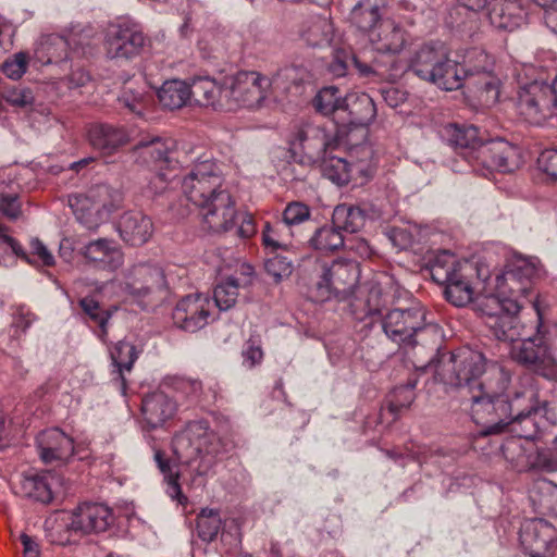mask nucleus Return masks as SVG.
Masks as SVG:
<instances>
[{
	"label": "nucleus",
	"mask_w": 557,
	"mask_h": 557,
	"mask_svg": "<svg viewBox=\"0 0 557 557\" xmlns=\"http://www.w3.org/2000/svg\"><path fill=\"white\" fill-rule=\"evenodd\" d=\"M325 153L317 164L323 176L337 185H344L350 180L352 166H358L359 171H363V163L371 162L373 158V149L368 144H362L354 148L352 153L358 156L356 162H349L345 157L335 153Z\"/></svg>",
	"instance_id": "412c9836"
},
{
	"label": "nucleus",
	"mask_w": 557,
	"mask_h": 557,
	"mask_svg": "<svg viewBox=\"0 0 557 557\" xmlns=\"http://www.w3.org/2000/svg\"><path fill=\"white\" fill-rule=\"evenodd\" d=\"M441 136L456 152L449 161L454 172L474 170V159L485 140L480 136L479 128L473 125L447 124L441 131Z\"/></svg>",
	"instance_id": "ddd939ff"
},
{
	"label": "nucleus",
	"mask_w": 557,
	"mask_h": 557,
	"mask_svg": "<svg viewBox=\"0 0 557 557\" xmlns=\"http://www.w3.org/2000/svg\"><path fill=\"white\" fill-rule=\"evenodd\" d=\"M500 450L505 459L519 472L531 469L537 460L534 443L515 436L507 438Z\"/></svg>",
	"instance_id": "c9c22d12"
},
{
	"label": "nucleus",
	"mask_w": 557,
	"mask_h": 557,
	"mask_svg": "<svg viewBox=\"0 0 557 557\" xmlns=\"http://www.w3.org/2000/svg\"><path fill=\"white\" fill-rule=\"evenodd\" d=\"M516 110L525 122L533 125H541L547 119L557 116V74L552 85L534 81L521 87Z\"/></svg>",
	"instance_id": "9d476101"
},
{
	"label": "nucleus",
	"mask_w": 557,
	"mask_h": 557,
	"mask_svg": "<svg viewBox=\"0 0 557 557\" xmlns=\"http://www.w3.org/2000/svg\"><path fill=\"white\" fill-rule=\"evenodd\" d=\"M506 306L503 313L484 320V323L495 338L513 343L520 335L518 313L521 308L517 300H510Z\"/></svg>",
	"instance_id": "f704fd0d"
},
{
	"label": "nucleus",
	"mask_w": 557,
	"mask_h": 557,
	"mask_svg": "<svg viewBox=\"0 0 557 557\" xmlns=\"http://www.w3.org/2000/svg\"><path fill=\"white\" fill-rule=\"evenodd\" d=\"M211 308L212 304L207 296L187 295L177 302L173 311L174 324L186 332L195 333L208 324Z\"/></svg>",
	"instance_id": "4be33fe9"
},
{
	"label": "nucleus",
	"mask_w": 557,
	"mask_h": 557,
	"mask_svg": "<svg viewBox=\"0 0 557 557\" xmlns=\"http://www.w3.org/2000/svg\"><path fill=\"white\" fill-rule=\"evenodd\" d=\"M528 12L522 0H492L487 17L497 29L512 32L527 24Z\"/></svg>",
	"instance_id": "cd10ccee"
},
{
	"label": "nucleus",
	"mask_w": 557,
	"mask_h": 557,
	"mask_svg": "<svg viewBox=\"0 0 557 557\" xmlns=\"http://www.w3.org/2000/svg\"><path fill=\"white\" fill-rule=\"evenodd\" d=\"M500 82L491 73L485 74L483 81L478 88L479 99L487 107L495 104L499 99Z\"/></svg>",
	"instance_id": "680f3d73"
},
{
	"label": "nucleus",
	"mask_w": 557,
	"mask_h": 557,
	"mask_svg": "<svg viewBox=\"0 0 557 557\" xmlns=\"http://www.w3.org/2000/svg\"><path fill=\"white\" fill-rule=\"evenodd\" d=\"M117 231L125 243L131 246H141L151 238L153 223L140 211H127L120 218Z\"/></svg>",
	"instance_id": "7c9ffc66"
},
{
	"label": "nucleus",
	"mask_w": 557,
	"mask_h": 557,
	"mask_svg": "<svg viewBox=\"0 0 557 557\" xmlns=\"http://www.w3.org/2000/svg\"><path fill=\"white\" fill-rule=\"evenodd\" d=\"M174 147L172 139L161 137L143 138L135 146V152L146 164H163L170 161V152Z\"/></svg>",
	"instance_id": "58836bf2"
},
{
	"label": "nucleus",
	"mask_w": 557,
	"mask_h": 557,
	"mask_svg": "<svg viewBox=\"0 0 557 557\" xmlns=\"http://www.w3.org/2000/svg\"><path fill=\"white\" fill-rule=\"evenodd\" d=\"M230 443L210 429L206 420H194L187 423L186 428L175 436L174 450L180 458L191 462L201 458L206 472L215 458L227 453Z\"/></svg>",
	"instance_id": "0eeeda50"
},
{
	"label": "nucleus",
	"mask_w": 557,
	"mask_h": 557,
	"mask_svg": "<svg viewBox=\"0 0 557 557\" xmlns=\"http://www.w3.org/2000/svg\"><path fill=\"white\" fill-rule=\"evenodd\" d=\"M225 89L227 87H222L209 77H198L189 85L190 99L194 98L200 106L213 107L214 109L227 108L228 100L225 97Z\"/></svg>",
	"instance_id": "e433bc0d"
},
{
	"label": "nucleus",
	"mask_w": 557,
	"mask_h": 557,
	"mask_svg": "<svg viewBox=\"0 0 557 557\" xmlns=\"http://www.w3.org/2000/svg\"><path fill=\"white\" fill-rule=\"evenodd\" d=\"M510 356L515 361L530 368L537 374L548 380H555V373L550 371L547 348L544 345L540 329L535 336L520 341L517 338L511 345Z\"/></svg>",
	"instance_id": "6ab92c4d"
},
{
	"label": "nucleus",
	"mask_w": 557,
	"mask_h": 557,
	"mask_svg": "<svg viewBox=\"0 0 557 557\" xmlns=\"http://www.w3.org/2000/svg\"><path fill=\"white\" fill-rule=\"evenodd\" d=\"M535 269L525 260H517L508 265L505 270L492 272L488 268V281L493 285V289L498 290L504 298L516 299L520 308L523 307V298L532 293V277Z\"/></svg>",
	"instance_id": "f8f14e48"
},
{
	"label": "nucleus",
	"mask_w": 557,
	"mask_h": 557,
	"mask_svg": "<svg viewBox=\"0 0 557 557\" xmlns=\"http://www.w3.org/2000/svg\"><path fill=\"white\" fill-rule=\"evenodd\" d=\"M406 72H411L421 81L447 91L459 89L465 81V71L459 62L449 58L444 45L440 41L418 46L406 63L392 58L388 64L386 63L384 79L396 82Z\"/></svg>",
	"instance_id": "f03ea898"
},
{
	"label": "nucleus",
	"mask_w": 557,
	"mask_h": 557,
	"mask_svg": "<svg viewBox=\"0 0 557 557\" xmlns=\"http://www.w3.org/2000/svg\"><path fill=\"white\" fill-rule=\"evenodd\" d=\"M5 100L14 107L26 108L33 104L34 96L32 90L28 88H16L7 92Z\"/></svg>",
	"instance_id": "338daca9"
},
{
	"label": "nucleus",
	"mask_w": 557,
	"mask_h": 557,
	"mask_svg": "<svg viewBox=\"0 0 557 557\" xmlns=\"http://www.w3.org/2000/svg\"><path fill=\"white\" fill-rule=\"evenodd\" d=\"M536 393L532 387L516 392V400L520 408L512 411V419L507 428L518 438L533 442L547 425L557 424V399L544 400L541 406L535 400Z\"/></svg>",
	"instance_id": "1a4fd4ad"
},
{
	"label": "nucleus",
	"mask_w": 557,
	"mask_h": 557,
	"mask_svg": "<svg viewBox=\"0 0 557 557\" xmlns=\"http://www.w3.org/2000/svg\"><path fill=\"white\" fill-rule=\"evenodd\" d=\"M486 370V358L481 351L462 347L443 355L435 366V379L446 386L456 387L461 398L468 389L485 386L481 376Z\"/></svg>",
	"instance_id": "423d86ee"
},
{
	"label": "nucleus",
	"mask_w": 557,
	"mask_h": 557,
	"mask_svg": "<svg viewBox=\"0 0 557 557\" xmlns=\"http://www.w3.org/2000/svg\"><path fill=\"white\" fill-rule=\"evenodd\" d=\"M347 98H344L337 87L329 86L319 90L313 99L315 110L327 116L337 111H345Z\"/></svg>",
	"instance_id": "de8ad7c7"
},
{
	"label": "nucleus",
	"mask_w": 557,
	"mask_h": 557,
	"mask_svg": "<svg viewBox=\"0 0 557 557\" xmlns=\"http://www.w3.org/2000/svg\"><path fill=\"white\" fill-rule=\"evenodd\" d=\"M542 337L548 352V361L550 371L555 373L557 380V325H553L545 331H542Z\"/></svg>",
	"instance_id": "e2e57ef3"
},
{
	"label": "nucleus",
	"mask_w": 557,
	"mask_h": 557,
	"mask_svg": "<svg viewBox=\"0 0 557 557\" xmlns=\"http://www.w3.org/2000/svg\"><path fill=\"white\" fill-rule=\"evenodd\" d=\"M223 189L222 172L210 159L198 160L182 181L183 194L196 207Z\"/></svg>",
	"instance_id": "4468645a"
},
{
	"label": "nucleus",
	"mask_w": 557,
	"mask_h": 557,
	"mask_svg": "<svg viewBox=\"0 0 557 557\" xmlns=\"http://www.w3.org/2000/svg\"><path fill=\"white\" fill-rule=\"evenodd\" d=\"M223 527L224 522L219 509L202 508L197 515L196 531L202 542L210 543L214 541Z\"/></svg>",
	"instance_id": "a18cd8bd"
},
{
	"label": "nucleus",
	"mask_w": 557,
	"mask_h": 557,
	"mask_svg": "<svg viewBox=\"0 0 557 557\" xmlns=\"http://www.w3.org/2000/svg\"><path fill=\"white\" fill-rule=\"evenodd\" d=\"M239 284L237 278L228 276L219 282L213 290L215 306L220 310L231 309L237 301Z\"/></svg>",
	"instance_id": "864d4df0"
},
{
	"label": "nucleus",
	"mask_w": 557,
	"mask_h": 557,
	"mask_svg": "<svg viewBox=\"0 0 557 557\" xmlns=\"http://www.w3.org/2000/svg\"><path fill=\"white\" fill-rule=\"evenodd\" d=\"M351 23L361 32L371 34L381 22V13H376L368 8H362L356 3L350 12Z\"/></svg>",
	"instance_id": "5fc2aeb1"
},
{
	"label": "nucleus",
	"mask_w": 557,
	"mask_h": 557,
	"mask_svg": "<svg viewBox=\"0 0 557 557\" xmlns=\"http://www.w3.org/2000/svg\"><path fill=\"white\" fill-rule=\"evenodd\" d=\"M369 41L374 51L392 58L405 49L408 44V34L396 22L385 20L369 34Z\"/></svg>",
	"instance_id": "bb28decb"
},
{
	"label": "nucleus",
	"mask_w": 557,
	"mask_h": 557,
	"mask_svg": "<svg viewBox=\"0 0 557 557\" xmlns=\"http://www.w3.org/2000/svg\"><path fill=\"white\" fill-rule=\"evenodd\" d=\"M87 139L94 149L112 154L128 141V135L121 126L94 123L87 129Z\"/></svg>",
	"instance_id": "2f4dec72"
},
{
	"label": "nucleus",
	"mask_w": 557,
	"mask_h": 557,
	"mask_svg": "<svg viewBox=\"0 0 557 557\" xmlns=\"http://www.w3.org/2000/svg\"><path fill=\"white\" fill-rule=\"evenodd\" d=\"M307 243L310 249L327 255L342 249L345 246V238L333 224H325L315 228Z\"/></svg>",
	"instance_id": "37998d69"
},
{
	"label": "nucleus",
	"mask_w": 557,
	"mask_h": 557,
	"mask_svg": "<svg viewBox=\"0 0 557 557\" xmlns=\"http://www.w3.org/2000/svg\"><path fill=\"white\" fill-rule=\"evenodd\" d=\"M111 358V381L114 386L123 394H126L127 381L124 375L125 372H131L135 361L138 358V351L129 342L119 341L110 349Z\"/></svg>",
	"instance_id": "473e14b6"
},
{
	"label": "nucleus",
	"mask_w": 557,
	"mask_h": 557,
	"mask_svg": "<svg viewBox=\"0 0 557 557\" xmlns=\"http://www.w3.org/2000/svg\"><path fill=\"white\" fill-rule=\"evenodd\" d=\"M46 45L49 53L48 63L67 59L69 50L72 49L71 40L59 35L49 36L46 40ZM76 49V47L73 48V50Z\"/></svg>",
	"instance_id": "bf43d9fd"
},
{
	"label": "nucleus",
	"mask_w": 557,
	"mask_h": 557,
	"mask_svg": "<svg viewBox=\"0 0 557 557\" xmlns=\"http://www.w3.org/2000/svg\"><path fill=\"white\" fill-rule=\"evenodd\" d=\"M79 253L86 262L98 270L116 271L124 262L119 245L108 238H98L84 245Z\"/></svg>",
	"instance_id": "a878e982"
},
{
	"label": "nucleus",
	"mask_w": 557,
	"mask_h": 557,
	"mask_svg": "<svg viewBox=\"0 0 557 557\" xmlns=\"http://www.w3.org/2000/svg\"><path fill=\"white\" fill-rule=\"evenodd\" d=\"M516 154V147L506 140H485L478 154H475L474 166L482 165L487 170L510 172L513 169V162H511V160Z\"/></svg>",
	"instance_id": "c85d7f7f"
},
{
	"label": "nucleus",
	"mask_w": 557,
	"mask_h": 557,
	"mask_svg": "<svg viewBox=\"0 0 557 557\" xmlns=\"http://www.w3.org/2000/svg\"><path fill=\"white\" fill-rule=\"evenodd\" d=\"M146 42L141 27L129 20L111 23L104 36V50L110 59L131 60L137 57Z\"/></svg>",
	"instance_id": "2eb2a0df"
},
{
	"label": "nucleus",
	"mask_w": 557,
	"mask_h": 557,
	"mask_svg": "<svg viewBox=\"0 0 557 557\" xmlns=\"http://www.w3.org/2000/svg\"><path fill=\"white\" fill-rule=\"evenodd\" d=\"M0 212L10 220H16L21 214V202L17 195L8 194L0 196Z\"/></svg>",
	"instance_id": "0e129e2a"
},
{
	"label": "nucleus",
	"mask_w": 557,
	"mask_h": 557,
	"mask_svg": "<svg viewBox=\"0 0 557 557\" xmlns=\"http://www.w3.org/2000/svg\"><path fill=\"white\" fill-rule=\"evenodd\" d=\"M333 30L329 18L313 15L302 23L300 37L310 47H322L331 42Z\"/></svg>",
	"instance_id": "ea45409f"
},
{
	"label": "nucleus",
	"mask_w": 557,
	"mask_h": 557,
	"mask_svg": "<svg viewBox=\"0 0 557 557\" xmlns=\"http://www.w3.org/2000/svg\"><path fill=\"white\" fill-rule=\"evenodd\" d=\"M16 257L28 263L34 262L20 243L9 234V228L0 224V265H12Z\"/></svg>",
	"instance_id": "09e8293b"
},
{
	"label": "nucleus",
	"mask_w": 557,
	"mask_h": 557,
	"mask_svg": "<svg viewBox=\"0 0 557 557\" xmlns=\"http://www.w3.org/2000/svg\"><path fill=\"white\" fill-rule=\"evenodd\" d=\"M470 395L461 398L469 405L471 418L480 426L479 435L490 436L502 433L512 419V411L521 409L516 392L497 394L483 387L468 389Z\"/></svg>",
	"instance_id": "39448f33"
},
{
	"label": "nucleus",
	"mask_w": 557,
	"mask_h": 557,
	"mask_svg": "<svg viewBox=\"0 0 557 557\" xmlns=\"http://www.w3.org/2000/svg\"><path fill=\"white\" fill-rule=\"evenodd\" d=\"M539 166L547 175L557 178V149L544 150L539 157Z\"/></svg>",
	"instance_id": "774afa93"
},
{
	"label": "nucleus",
	"mask_w": 557,
	"mask_h": 557,
	"mask_svg": "<svg viewBox=\"0 0 557 557\" xmlns=\"http://www.w3.org/2000/svg\"><path fill=\"white\" fill-rule=\"evenodd\" d=\"M117 100L122 107L136 115H143L147 104L145 92L131 87L123 88Z\"/></svg>",
	"instance_id": "13d9d810"
},
{
	"label": "nucleus",
	"mask_w": 557,
	"mask_h": 557,
	"mask_svg": "<svg viewBox=\"0 0 557 557\" xmlns=\"http://www.w3.org/2000/svg\"><path fill=\"white\" fill-rule=\"evenodd\" d=\"M294 236L293 230H288L281 222L271 224L264 222L262 228V244L269 252L277 250H287L290 245V238Z\"/></svg>",
	"instance_id": "49530a36"
},
{
	"label": "nucleus",
	"mask_w": 557,
	"mask_h": 557,
	"mask_svg": "<svg viewBox=\"0 0 557 557\" xmlns=\"http://www.w3.org/2000/svg\"><path fill=\"white\" fill-rule=\"evenodd\" d=\"M30 255L36 258V262L41 265L51 267L54 264V257L47 246L38 238L30 240Z\"/></svg>",
	"instance_id": "69168bd1"
},
{
	"label": "nucleus",
	"mask_w": 557,
	"mask_h": 557,
	"mask_svg": "<svg viewBox=\"0 0 557 557\" xmlns=\"http://www.w3.org/2000/svg\"><path fill=\"white\" fill-rule=\"evenodd\" d=\"M165 275L157 264L137 263L124 273L123 289L134 298L143 299L165 287Z\"/></svg>",
	"instance_id": "a211bd4d"
},
{
	"label": "nucleus",
	"mask_w": 557,
	"mask_h": 557,
	"mask_svg": "<svg viewBox=\"0 0 557 557\" xmlns=\"http://www.w3.org/2000/svg\"><path fill=\"white\" fill-rule=\"evenodd\" d=\"M189 85L182 79L165 81L158 90V99L169 110L181 109L190 100Z\"/></svg>",
	"instance_id": "c03bdc74"
},
{
	"label": "nucleus",
	"mask_w": 557,
	"mask_h": 557,
	"mask_svg": "<svg viewBox=\"0 0 557 557\" xmlns=\"http://www.w3.org/2000/svg\"><path fill=\"white\" fill-rule=\"evenodd\" d=\"M367 214L359 207L341 203L337 205L332 213V224L339 233H357L366 223Z\"/></svg>",
	"instance_id": "79ce46f5"
},
{
	"label": "nucleus",
	"mask_w": 557,
	"mask_h": 557,
	"mask_svg": "<svg viewBox=\"0 0 557 557\" xmlns=\"http://www.w3.org/2000/svg\"><path fill=\"white\" fill-rule=\"evenodd\" d=\"M460 67L465 71V79L468 76L488 74L493 69V59L484 50L472 48L467 51Z\"/></svg>",
	"instance_id": "8fccbe9b"
},
{
	"label": "nucleus",
	"mask_w": 557,
	"mask_h": 557,
	"mask_svg": "<svg viewBox=\"0 0 557 557\" xmlns=\"http://www.w3.org/2000/svg\"><path fill=\"white\" fill-rule=\"evenodd\" d=\"M270 86V79L258 72L238 73L232 85L225 89L227 109L233 106L256 108L265 99V90Z\"/></svg>",
	"instance_id": "dca6fc26"
},
{
	"label": "nucleus",
	"mask_w": 557,
	"mask_h": 557,
	"mask_svg": "<svg viewBox=\"0 0 557 557\" xmlns=\"http://www.w3.org/2000/svg\"><path fill=\"white\" fill-rule=\"evenodd\" d=\"M391 289L393 294L384 292L380 284H373L366 295L356 297L350 304L354 319L367 322V326L380 321L387 338L400 346H414L421 332L437 330V325L426 323V311L419 301L412 300L409 307L388 309L400 298L398 287Z\"/></svg>",
	"instance_id": "f257e3e1"
},
{
	"label": "nucleus",
	"mask_w": 557,
	"mask_h": 557,
	"mask_svg": "<svg viewBox=\"0 0 557 557\" xmlns=\"http://www.w3.org/2000/svg\"><path fill=\"white\" fill-rule=\"evenodd\" d=\"M36 447L42 462H64L74 454V441L59 428L40 432L36 437Z\"/></svg>",
	"instance_id": "b1692460"
},
{
	"label": "nucleus",
	"mask_w": 557,
	"mask_h": 557,
	"mask_svg": "<svg viewBox=\"0 0 557 557\" xmlns=\"http://www.w3.org/2000/svg\"><path fill=\"white\" fill-rule=\"evenodd\" d=\"M483 262L458 260L448 250L437 252L430 260V274L438 285H443L446 299L456 307H465L472 302L478 288V268Z\"/></svg>",
	"instance_id": "7ed1b4c3"
},
{
	"label": "nucleus",
	"mask_w": 557,
	"mask_h": 557,
	"mask_svg": "<svg viewBox=\"0 0 557 557\" xmlns=\"http://www.w3.org/2000/svg\"><path fill=\"white\" fill-rule=\"evenodd\" d=\"M519 539L524 553L530 557H550L557 547V531L544 519L524 521Z\"/></svg>",
	"instance_id": "f3484780"
},
{
	"label": "nucleus",
	"mask_w": 557,
	"mask_h": 557,
	"mask_svg": "<svg viewBox=\"0 0 557 557\" xmlns=\"http://www.w3.org/2000/svg\"><path fill=\"white\" fill-rule=\"evenodd\" d=\"M197 208L208 231L226 232L233 226L236 216L235 201L225 188Z\"/></svg>",
	"instance_id": "aec40b11"
},
{
	"label": "nucleus",
	"mask_w": 557,
	"mask_h": 557,
	"mask_svg": "<svg viewBox=\"0 0 557 557\" xmlns=\"http://www.w3.org/2000/svg\"><path fill=\"white\" fill-rule=\"evenodd\" d=\"M478 278L481 288H478L476 297L473 299L475 310L486 319L497 317L506 310V305L511 299L504 298L498 290L493 289L492 283L488 281V265L481 264L478 268Z\"/></svg>",
	"instance_id": "c756f323"
},
{
	"label": "nucleus",
	"mask_w": 557,
	"mask_h": 557,
	"mask_svg": "<svg viewBox=\"0 0 557 557\" xmlns=\"http://www.w3.org/2000/svg\"><path fill=\"white\" fill-rule=\"evenodd\" d=\"M177 411L176 401L162 391H154L141 400L140 416L144 428L156 430L165 425Z\"/></svg>",
	"instance_id": "393cba45"
},
{
	"label": "nucleus",
	"mask_w": 557,
	"mask_h": 557,
	"mask_svg": "<svg viewBox=\"0 0 557 557\" xmlns=\"http://www.w3.org/2000/svg\"><path fill=\"white\" fill-rule=\"evenodd\" d=\"M311 216V209L301 201H290L282 212V223L288 230L308 221Z\"/></svg>",
	"instance_id": "6e6d98bb"
},
{
	"label": "nucleus",
	"mask_w": 557,
	"mask_h": 557,
	"mask_svg": "<svg viewBox=\"0 0 557 557\" xmlns=\"http://www.w3.org/2000/svg\"><path fill=\"white\" fill-rule=\"evenodd\" d=\"M114 521L113 510L108 505L85 502L60 519L46 521V532L51 543L64 546L72 543V535L100 534L108 531Z\"/></svg>",
	"instance_id": "20e7f679"
},
{
	"label": "nucleus",
	"mask_w": 557,
	"mask_h": 557,
	"mask_svg": "<svg viewBox=\"0 0 557 557\" xmlns=\"http://www.w3.org/2000/svg\"><path fill=\"white\" fill-rule=\"evenodd\" d=\"M359 278V267L354 261L335 260L323 268L317 287L326 298L332 294H338L356 285Z\"/></svg>",
	"instance_id": "5701e85b"
},
{
	"label": "nucleus",
	"mask_w": 557,
	"mask_h": 557,
	"mask_svg": "<svg viewBox=\"0 0 557 557\" xmlns=\"http://www.w3.org/2000/svg\"><path fill=\"white\" fill-rule=\"evenodd\" d=\"M339 144L336 135L313 123L301 124L289 140L290 151L304 164H314L325 153L337 151Z\"/></svg>",
	"instance_id": "9b49d317"
},
{
	"label": "nucleus",
	"mask_w": 557,
	"mask_h": 557,
	"mask_svg": "<svg viewBox=\"0 0 557 557\" xmlns=\"http://www.w3.org/2000/svg\"><path fill=\"white\" fill-rule=\"evenodd\" d=\"M267 273L278 283L282 280L288 277L293 272L292 262L283 256L275 255L269 258L264 264Z\"/></svg>",
	"instance_id": "052dcab7"
},
{
	"label": "nucleus",
	"mask_w": 557,
	"mask_h": 557,
	"mask_svg": "<svg viewBox=\"0 0 557 557\" xmlns=\"http://www.w3.org/2000/svg\"><path fill=\"white\" fill-rule=\"evenodd\" d=\"M55 478L51 472L29 473L21 480V491L25 497L49 504L54 495Z\"/></svg>",
	"instance_id": "4c0bfd02"
},
{
	"label": "nucleus",
	"mask_w": 557,
	"mask_h": 557,
	"mask_svg": "<svg viewBox=\"0 0 557 557\" xmlns=\"http://www.w3.org/2000/svg\"><path fill=\"white\" fill-rule=\"evenodd\" d=\"M83 312L99 327L98 336L104 342L108 335V322L111 311L101 308L100 304L92 297H84L79 300Z\"/></svg>",
	"instance_id": "603ef678"
},
{
	"label": "nucleus",
	"mask_w": 557,
	"mask_h": 557,
	"mask_svg": "<svg viewBox=\"0 0 557 557\" xmlns=\"http://www.w3.org/2000/svg\"><path fill=\"white\" fill-rule=\"evenodd\" d=\"M345 111H348L350 124L357 126H368L376 116L374 100L364 92L349 96L346 101Z\"/></svg>",
	"instance_id": "a19ab883"
},
{
	"label": "nucleus",
	"mask_w": 557,
	"mask_h": 557,
	"mask_svg": "<svg viewBox=\"0 0 557 557\" xmlns=\"http://www.w3.org/2000/svg\"><path fill=\"white\" fill-rule=\"evenodd\" d=\"M418 380L416 377L408 379L404 385L396 386L388 395L387 408L395 417L399 414L401 409L409 408L416 398L414 388Z\"/></svg>",
	"instance_id": "3c124183"
},
{
	"label": "nucleus",
	"mask_w": 557,
	"mask_h": 557,
	"mask_svg": "<svg viewBox=\"0 0 557 557\" xmlns=\"http://www.w3.org/2000/svg\"><path fill=\"white\" fill-rule=\"evenodd\" d=\"M76 220L87 230L95 231L106 223L123 202V194L107 184H97L67 198Z\"/></svg>",
	"instance_id": "6e6552de"
},
{
	"label": "nucleus",
	"mask_w": 557,
	"mask_h": 557,
	"mask_svg": "<svg viewBox=\"0 0 557 557\" xmlns=\"http://www.w3.org/2000/svg\"><path fill=\"white\" fill-rule=\"evenodd\" d=\"M29 63L27 52L20 51L8 57L1 64V72L12 81H18L26 73Z\"/></svg>",
	"instance_id": "4d7b16f0"
},
{
	"label": "nucleus",
	"mask_w": 557,
	"mask_h": 557,
	"mask_svg": "<svg viewBox=\"0 0 557 557\" xmlns=\"http://www.w3.org/2000/svg\"><path fill=\"white\" fill-rule=\"evenodd\" d=\"M350 66H355L362 76L375 75L384 79L386 73V62L375 60L371 64L362 63L356 54L344 49L334 51L329 72L335 77H343Z\"/></svg>",
	"instance_id": "72a5a7b5"
}]
</instances>
